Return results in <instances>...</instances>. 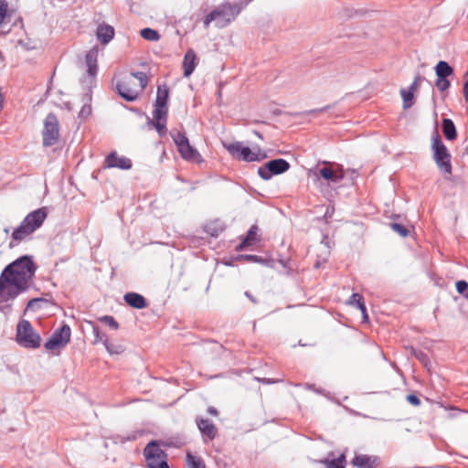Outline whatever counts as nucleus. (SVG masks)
Instances as JSON below:
<instances>
[{"instance_id":"23","label":"nucleus","mask_w":468,"mask_h":468,"mask_svg":"<svg viewBox=\"0 0 468 468\" xmlns=\"http://www.w3.org/2000/svg\"><path fill=\"white\" fill-rule=\"evenodd\" d=\"M96 342L102 341L106 350L111 355H120L124 351V347L122 345H116L111 343L107 338L102 339L98 330L94 329Z\"/></svg>"},{"instance_id":"26","label":"nucleus","mask_w":468,"mask_h":468,"mask_svg":"<svg viewBox=\"0 0 468 468\" xmlns=\"http://www.w3.org/2000/svg\"><path fill=\"white\" fill-rule=\"evenodd\" d=\"M169 96V89L166 85H159L157 88L156 99L154 105L167 106Z\"/></svg>"},{"instance_id":"15","label":"nucleus","mask_w":468,"mask_h":468,"mask_svg":"<svg viewBox=\"0 0 468 468\" xmlns=\"http://www.w3.org/2000/svg\"><path fill=\"white\" fill-rule=\"evenodd\" d=\"M351 464L356 468H378L380 465V459L377 455L356 453Z\"/></svg>"},{"instance_id":"25","label":"nucleus","mask_w":468,"mask_h":468,"mask_svg":"<svg viewBox=\"0 0 468 468\" xmlns=\"http://www.w3.org/2000/svg\"><path fill=\"white\" fill-rule=\"evenodd\" d=\"M442 132L446 139L452 141L456 138V129L453 122L451 119L442 120Z\"/></svg>"},{"instance_id":"40","label":"nucleus","mask_w":468,"mask_h":468,"mask_svg":"<svg viewBox=\"0 0 468 468\" xmlns=\"http://www.w3.org/2000/svg\"><path fill=\"white\" fill-rule=\"evenodd\" d=\"M406 399H407V401L409 403H410L411 405L419 406L420 404V400L416 395L410 394L407 396Z\"/></svg>"},{"instance_id":"30","label":"nucleus","mask_w":468,"mask_h":468,"mask_svg":"<svg viewBox=\"0 0 468 468\" xmlns=\"http://www.w3.org/2000/svg\"><path fill=\"white\" fill-rule=\"evenodd\" d=\"M400 95L403 100V108L409 109L410 108L414 103V92L411 90L401 89L400 90Z\"/></svg>"},{"instance_id":"7","label":"nucleus","mask_w":468,"mask_h":468,"mask_svg":"<svg viewBox=\"0 0 468 468\" xmlns=\"http://www.w3.org/2000/svg\"><path fill=\"white\" fill-rule=\"evenodd\" d=\"M16 341L27 348H37L41 345L40 335L34 330L27 320H22L16 327Z\"/></svg>"},{"instance_id":"4","label":"nucleus","mask_w":468,"mask_h":468,"mask_svg":"<svg viewBox=\"0 0 468 468\" xmlns=\"http://www.w3.org/2000/svg\"><path fill=\"white\" fill-rule=\"evenodd\" d=\"M241 6L238 4H231L229 2L224 3L216 7L209 13L204 19V25L209 27L213 23L215 27H225L229 23L236 19L239 14Z\"/></svg>"},{"instance_id":"37","label":"nucleus","mask_w":468,"mask_h":468,"mask_svg":"<svg viewBox=\"0 0 468 468\" xmlns=\"http://www.w3.org/2000/svg\"><path fill=\"white\" fill-rule=\"evenodd\" d=\"M390 228L395 232L399 233L401 237L408 236V233H409L408 229L404 226H402V225H400L399 223H391L390 224Z\"/></svg>"},{"instance_id":"6","label":"nucleus","mask_w":468,"mask_h":468,"mask_svg":"<svg viewBox=\"0 0 468 468\" xmlns=\"http://www.w3.org/2000/svg\"><path fill=\"white\" fill-rule=\"evenodd\" d=\"M170 135L176 145L177 151L180 156L188 162L200 164L203 162V158L198 151L194 148L185 133H181L176 130H172Z\"/></svg>"},{"instance_id":"16","label":"nucleus","mask_w":468,"mask_h":468,"mask_svg":"<svg viewBox=\"0 0 468 468\" xmlns=\"http://www.w3.org/2000/svg\"><path fill=\"white\" fill-rule=\"evenodd\" d=\"M105 166L108 168L130 169L132 161L129 158L118 156L116 153H111L105 159Z\"/></svg>"},{"instance_id":"19","label":"nucleus","mask_w":468,"mask_h":468,"mask_svg":"<svg viewBox=\"0 0 468 468\" xmlns=\"http://www.w3.org/2000/svg\"><path fill=\"white\" fill-rule=\"evenodd\" d=\"M123 299L128 305L136 309H143L147 306L145 298L136 292H128Z\"/></svg>"},{"instance_id":"32","label":"nucleus","mask_w":468,"mask_h":468,"mask_svg":"<svg viewBox=\"0 0 468 468\" xmlns=\"http://www.w3.org/2000/svg\"><path fill=\"white\" fill-rule=\"evenodd\" d=\"M12 11L9 9L6 0H0V26L7 16H11Z\"/></svg>"},{"instance_id":"20","label":"nucleus","mask_w":468,"mask_h":468,"mask_svg":"<svg viewBox=\"0 0 468 468\" xmlns=\"http://www.w3.org/2000/svg\"><path fill=\"white\" fill-rule=\"evenodd\" d=\"M33 232L29 229L28 227L22 221V223L14 229L12 233V241L10 242V247H14L17 245L21 240L25 238L32 234Z\"/></svg>"},{"instance_id":"46","label":"nucleus","mask_w":468,"mask_h":468,"mask_svg":"<svg viewBox=\"0 0 468 468\" xmlns=\"http://www.w3.org/2000/svg\"><path fill=\"white\" fill-rule=\"evenodd\" d=\"M34 301H36V299H33V300L29 301V303H28V306H30V305H31V303H32Z\"/></svg>"},{"instance_id":"27","label":"nucleus","mask_w":468,"mask_h":468,"mask_svg":"<svg viewBox=\"0 0 468 468\" xmlns=\"http://www.w3.org/2000/svg\"><path fill=\"white\" fill-rule=\"evenodd\" d=\"M435 72L438 78H447L452 74L453 69L446 61L441 60L435 67Z\"/></svg>"},{"instance_id":"48","label":"nucleus","mask_w":468,"mask_h":468,"mask_svg":"<svg viewBox=\"0 0 468 468\" xmlns=\"http://www.w3.org/2000/svg\"><path fill=\"white\" fill-rule=\"evenodd\" d=\"M465 297L468 299V292L465 294Z\"/></svg>"},{"instance_id":"42","label":"nucleus","mask_w":468,"mask_h":468,"mask_svg":"<svg viewBox=\"0 0 468 468\" xmlns=\"http://www.w3.org/2000/svg\"><path fill=\"white\" fill-rule=\"evenodd\" d=\"M207 412L212 416H218V414L217 409H215L214 407H209L207 409Z\"/></svg>"},{"instance_id":"35","label":"nucleus","mask_w":468,"mask_h":468,"mask_svg":"<svg viewBox=\"0 0 468 468\" xmlns=\"http://www.w3.org/2000/svg\"><path fill=\"white\" fill-rule=\"evenodd\" d=\"M101 321L105 323L107 325H109L111 328L117 330L119 328V324L117 321L110 315H105L101 318Z\"/></svg>"},{"instance_id":"5","label":"nucleus","mask_w":468,"mask_h":468,"mask_svg":"<svg viewBox=\"0 0 468 468\" xmlns=\"http://www.w3.org/2000/svg\"><path fill=\"white\" fill-rule=\"evenodd\" d=\"M223 146L233 158L238 160L254 162L261 161L266 157V154L260 146L250 148L243 145L241 142L223 143Z\"/></svg>"},{"instance_id":"14","label":"nucleus","mask_w":468,"mask_h":468,"mask_svg":"<svg viewBox=\"0 0 468 468\" xmlns=\"http://www.w3.org/2000/svg\"><path fill=\"white\" fill-rule=\"evenodd\" d=\"M48 217L47 207H43L30 212L23 220L27 227L34 232L39 229Z\"/></svg>"},{"instance_id":"41","label":"nucleus","mask_w":468,"mask_h":468,"mask_svg":"<svg viewBox=\"0 0 468 468\" xmlns=\"http://www.w3.org/2000/svg\"><path fill=\"white\" fill-rule=\"evenodd\" d=\"M241 258L245 259L246 261H258V256H256V255H244V256H241Z\"/></svg>"},{"instance_id":"9","label":"nucleus","mask_w":468,"mask_h":468,"mask_svg":"<svg viewBox=\"0 0 468 468\" xmlns=\"http://www.w3.org/2000/svg\"><path fill=\"white\" fill-rule=\"evenodd\" d=\"M59 122L54 113H48L44 120L42 143L45 147L57 144L59 141Z\"/></svg>"},{"instance_id":"39","label":"nucleus","mask_w":468,"mask_h":468,"mask_svg":"<svg viewBox=\"0 0 468 468\" xmlns=\"http://www.w3.org/2000/svg\"><path fill=\"white\" fill-rule=\"evenodd\" d=\"M420 82V76L415 77L413 82L411 83V85L410 86V88L408 90H411L412 92L415 93L419 90Z\"/></svg>"},{"instance_id":"28","label":"nucleus","mask_w":468,"mask_h":468,"mask_svg":"<svg viewBox=\"0 0 468 468\" xmlns=\"http://www.w3.org/2000/svg\"><path fill=\"white\" fill-rule=\"evenodd\" d=\"M326 468H346V454L342 453L335 460H324L321 462Z\"/></svg>"},{"instance_id":"3","label":"nucleus","mask_w":468,"mask_h":468,"mask_svg":"<svg viewBox=\"0 0 468 468\" xmlns=\"http://www.w3.org/2000/svg\"><path fill=\"white\" fill-rule=\"evenodd\" d=\"M99 48L93 47L85 55V58L79 65L78 77L84 91H90L95 84L98 72Z\"/></svg>"},{"instance_id":"38","label":"nucleus","mask_w":468,"mask_h":468,"mask_svg":"<svg viewBox=\"0 0 468 468\" xmlns=\"http://www.w3.org/2000/svg\"><path fill=\"white\" fill-rule=\"evenodd\" d=\"M455 285L459 293H463L468 289V282L465 281H458Z\"/></svg>"},{"instance_id":"47","label":"nucleus","mask_w":468,"mask_h":468,"mask_svg":"<svg viewBox=\"0 0 468 468\" xmlns=\"http://www.w3.org/2000/svg\"><path fill=\"white\" fill-rule=\"evenodd\" d=\"M142 66H143V67H147V64L143 63V64H142Z\"/></svg>"},{"instance_id":"29","label":"nucleus","mask_w":468,"mask_h":468,"mask_svg":"<svg viewBox=\"0 0 468 468\" xmlns=\"http://www.w3.org/2000/svg\"><path fill=\"white\" fill-rule=\"evenodd\" d=\"M186 462L187 468H206L203 460L200 457L193 455L191 452L186 453Z\"/></svg>"},{"instance_id":"21","label":"nucleus","mask_w":468,"mask_h":468,"mask_svg":"<svg viewBox=\"0 0 468 468\" xmlns=\"http://www.w3.org/2000/svg\"><path fill=\"white\" fill-rule=\"evenodd\" d=\"M319 173L323 178L334 183L340 182L344 178V172L341 168L333 170L332 168L325 166L321 168Z\"/></svg>"},{"instance_id":"22","label":"nucleus","mask_w":468,"mask_h":468,"mask_svg":"<svg viewBox=\"0 0 468 468\" xmlns=\"http://www.w3.org/2000/svg\"><path fill=\"white\" fill-rule=\"evenodd\" d=\"M197 426H198V429L200 430V431L202 432V434L208 437L210 440H213L218 433V429L208 420H204V419L199 420L197 421Z\"/></svg>"},{"instance_id":"18","label":"nucleus","mask_w":468,"mask_h":468,"mask_svg":"<svg viewBox=\"0 0 468 468\" xmlns=\"http://www.w3.org/2000/svg\"><path fill=\"white\" fill-rule=\"evenodd\" d=\"M259 228L256 225H252L246 237L243 239L241 243L237 247V250H242L245 248L250 247L259 240L258 237Z\"/></svg>"},{"instance_id":"1","label":"nucleus","mask_w":468,"mask_h":468,"mask_svg":"<svg viewBox=\"0 0 468 468\" xmlns=\"http://www.w3.org/2000/svg\"><path fill=\"white\" fill-rule=\"evenodd\" d=\"M36 265L29 256H22L8 264L0 275V299H15L26 292L36 271Z\"/></svg>"},{"instance_id":"17","label":"nucleus","mask_w":468,"mask_h":468,"mask_svg":"<svg viewBox=\"0 0 468 468\" xmlns=\"http://www.w3.org/2000/svg\"><path fill=\"white\" fill-rule=\"evenodd\" d=\"M197 65V58L193 49H188L183 59L184 76L188 78Z\"/></svg>"},{"instance_id":"12","label":"nucleus","mask_w":468,"mask_h":468,"mask_svg":"<svg viewBox=\"0 0 468 468\" xmlns=\"http://www.w3.org/2000/svg\"><path fill=\"white\" fill-rule=\"evenodd\" d=\"M290 167L289 163L284 159H275L268 162L258 169L259 176L268 180L272 175H279L286 172Z\"/></svg>"},{"instance_id":"34","label":"nucleus","mask_w":468,"mask_h":468,"mask_svg":"<svg viewBox=\"0 0 468 468\" xmlns=\"http://www.w3.org/2000/svg\"><path fill=\"white\" fill-rule=\"evenodd\" d=\"M142 37L149 41H156L160 38L158 31H140Z\"/></svg>"},{"instance_id":"45","label":"nucleus","mask_w":468,"mask_h":468,"mask_svg":"<svg viewBox=\"0 0 468 468\" xmlns=\"http://www.w3.org/2000/svg\"><path fill=\"white\" fill-rule=\"evenodd\" d=\"M98 29H107V30H110V29H113V28L111 26H106L104 28L99 27Z\"/></svg>"},{"instance_id":"36","label":"nucleus","mask_w":468,"mask_h":468,"mask_svg":"<svg viewBox=\"0 0 468 468\" xmlns=\"http://www.w3.org/2000/svg\"><path fill=\"white\" fill-rule=\"evenodd\" d=\"M450 85V81L446 78H438L436 80V87L441 91L448 90Z\"/></svg>"},{"instance_id":"24","label":"nucleus","mask_w":468,"mask_h":468,"mask_svg":"<svg viewBox=\"0 0 468 468\" xmlns=\"http://www.w3.org/2000/svg\"><path fill=\"white\" fill-rule=\"evenodd\" d=\"M348 303H350L352 305H356L361 311L365 321H367L368 319L364 298L361 294L353 293L348 301Z\"/></svg>"},{"instance_id":"10","label":"nucleus","mask_w":468,"mask_h":468,"mask_svg":"<svg viewBox=\"0 0 468 468\" xmlns=\"http://www.w3.org/2000/svg\"><path fill=\"white\" fill-rule=\"evenodd\" d=\"M433 151V158L440 168V170L443 171L446 174H452V164H451V154H449L448 149L443 144L441 137L437 134L432 140L431 145Z\"/></svg>"},{"instance_id":"13","label":"nucleus","mask_w":468,"mask_h":468,"mask_svg":"<svg viewBox=\"0 0 468 468\" xmlns=\"http://www.w3.org/2000/svg\"><path fill=\"white\" fill-rule=\"evenodd\" d=\"M168 107L163 105H154L153 112V124L156 129L160 136H164L167 133L166 122H167Z\"/></svg>"},{"instance_id":"11","label":"nucleus","mask_w":468,"mask_h":468,"mask_svg":"<svg viewBox=\"0 0 468 468\" xmlns=\"http://www.w3.org/2000/svg\"><path fill=\"white\" fill-rule=\"evenodd\" d=\"M71 330L68 324L62 325L54 331L51 337L45 344L48 350H56L65 346L70 340Z\"/></svg>"},{"instance_id":"8","label":"nucleus","mask_w":468,"mask_h":468,"mask_svg":"<svg viewBox=\"0 0 468 468\" xmlns=\"http://www.w3.org/2000/svg\"><path fill=\"white\" fill-rule=\"evenodd\" d=\"M144 456L148 468H170L167 464V454L154 441L145 446Z\"/></svg>"},{"instance_id":"2","label":"nucleus","mask_w":468,"mask_h":468,"mask_svg":"<svg viewBox=\"0 0 468 468\" xmlns=\"http://www.w3.org/2000/svg\"><path fill=\"white\" fill-rule=\"evenodd\" d=\"M149 80L145 72H132L117 80L116 89L122 99L133 101L144 92Z\"/></svg>"},{"instance_id":"31","label":"nucleus","mask_w":468,"mask_h":468,"mask_svg":"<svg viewBox=\"0 0 468 468\" xmlns=\"http://www.w3.org/2000/svg\"><path fill=\"white\" fill-rule=\"evenodd\" d=\"M18 44L25 49H34L37 47V39L36 37H30L25 32V38L20 37L18 39Z\"/></svg>"},{"instance_id":"43","label":"nucleus","mask_w":468,"mask_h":468,"mask_svg":"<svg viewBox=\"0 0 468 468\" xmlns=\"http://www.w3.org/2000/svg\"><path fill=\"white\" fill-rule=\"evenodd\" d=\"M466 75H468V71L466 72ZM463 90H467V92H468V80L465 81V83L463 85Z\"/></svg>"},{"instance_id":"33","label":"nucleus","mask_w":468,"mask_h":468,"mask_svg":"<svg viewBox=\"0 0 468 468\" xmlns=\"http://www.w3.org/2000/svg\"><path fill=\"white\" fill-rule=\"evenodd\" d=\"M96 36L98 40L105 45L113 38L114 31H96Z\"/></svg>"},{"instance_id":"44","label":"nucleus","mask_w":468,"mask_h":468,"mask_svg":"<svg viewBox=\"0 0 468 468\" xmlns=\"http://www.w3.org/2000/svg\"><path fill=\"white\" fill-rule=\"evenodd\" d=\"M465 101L468 102V91L463 90Z\"/></svg>"}]
</instances>
